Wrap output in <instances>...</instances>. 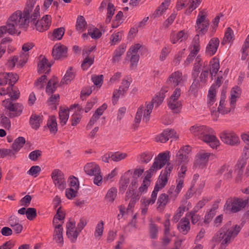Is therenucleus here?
Returning <instances> with one entry per match:
<instances>
[{"label": "nucleus", "instance_id": "f257e3e1", "mask_svg": "<svg viewBox=\"0 0 249 249\" xmlns=\"http://www.w3.org/2000/svg\"><path fill=\"white\" fill-rule=\"evenodd\" d=\"M189 131L192 135L198 137L213 149L220 145V142L215 136L214 130L208 126L196 124L191 126Z\"/></svg>", "mask_w": 249, "mask_h": 249}, {"label": "nucleus", "instance_id": "f03ea898", "mask_svg": "<svg viewBox=\"0 0 249 249\" xmlns=\"http://www.w3.org/2000/svg\"><path fill=\"white\" fill-rule=\"evenodd\" d=\"M240 230L239 226L235 225L231 227V222L229 221L216 233L213 241L216 243L221 242L222 246L228 245L238 235Z\"/></svg>", "mask_w": 249, "mask_h": 249}, {"label": "nucleus", "instance_id": "7ed1b4c3", "mask_svg": "<svg viewBox=\"0 0 249 249\" xmlns=\"http://www.w3.org/2000/svg\"><path fill=\"white\" fill-rule=\"evenodd\" d=\"M33 6L27 4L22 14L20 10H17L9 18L7 23L16 34L19 28H26L29 25L30 12Z\"/></svg>", "mask_w": 249, "mask_h": 249}, {"label": "nucleus", "instance_id": "20e7f679", "mask_svg": "<svg viewBox=\"0 0 249 249\" xmlns=\"http://www.w3.org/2000/svg\"><path fill=\"white\" fill-rule=\"evenodd\" d=\"M173 169V165L170 163H168L164 170H162L159 177L154 189L152 192L151 197L144 202L148 204H153L157 199L158 193L160 189L165 187L167 183L168 179L170 176Z\"/></svg>", "mask_w": 249, "mask_h": 249}, {"label": "nucleus", "instance_id": "39448f33", "mask_svg": "<svg viewBox=\"0 0 249 249\" xmlns=\"http://www.w3.org/2000/svg\"><path fill=\"white\" fill-rule=\"evenodd\" d=\"M248 204V199L238 197L229 198L226 201L224 210L227 213H235L244 209Z\"/></svg>", "mask_w": 249, "mask_h": 249}, {"label": "nucleus", "instance_id": "423d86ee", "mask_svg": "<svg viewBox=\"0 0 249 249\" xmlns=\"http://www.w3.org/2000/svg\"><path fill=\"white\" fill-rule=\"evenodd\" d=\"M170 152L166 151L159 154L150 169L147 171V178H151L153 173L161 169L170 160Z\"/></svg>", "mask_w": 249, "mask_h": 249}, {"label": "nucleus", "instance_id": "0eeeda50", "mask_svg": "<svg viewBox=\"0 0 249 249\" xmlns=\"http://www.w3.org/2000/svg\"><path fill=\"white\" fill-rule=\"evenodd\" d=\"M153 109V104L145 103L144 105H142L138 109L135 117V123L136 124H139L142 118V121L147 123L150 117V114Z\"/></svg>", "mask_w": 249, "mask_h": 249}, {"label": "nucleus", "instance_id": "6e6552de", "mask_svg": "<svg viewBox=\"0 0 249 249\" xmlns=\"http://www.w3.org/2000/svg\"><path fill=\"white\" fill-rule=\"evenodd\" d=\"M219 137L222 142L231 146H235L240 143L238 136L233 131H223L219 134Z\"/></svg>", "mask_w": 249, "mask_h": 249}, {"label": "nucleus", "instance_id": "1a4fd4ad", "mask_svg": "<svg viewBox=\"0 0 249 249\" xmlns=\"http://www.w3.org/2000/svg\"><path fill=\"white\" fill-rule=\"evenodd\" d=\"M2 106L9 111L10 117H15L19 116L22 112L23 107L19 103L13 104L8 100L2 102Z\"/></svg>", "mask_w": 249, "mask_h": 249}, {"label": "nucleus", "instance_id": "9d476101", "mask_svg": "<svg viewBox=\"0 0 249 249\" xmlns=\"http://www.w3.org/2000/svg\"><path fill=\"white\" fill-rule=\"evenodd\" d=\"M51 178L55 186L60 191H63L67 184L64 174L59 169L53 170L51 174Z\"/></svg>", "mask_w": 249, "mask_h": 249}, {"label": "nucleus", "instance_id": "9b49d317", "mask_svg": "<svg viewBox=\"0 0 249 249\" xmlns=\"http://www.w3.org/2000/svg\"><path fill=\"white\" fill-rule=\"evenodd\" d=\"M196 30L200 34H205L208 31L209 21L206 19V15L204 11H200L196 21Z\"/></svg>", "mask_w": 249, "mask_h": 249}, {"label": "nucleus", "instance_id": "f8f14e48", "mask_svg": "<svg viewBox=\"0 0 249 249\" xmlns=\"http://www.w3.org/2000/svg\"><path fill=\"white\" fill-rule=\"evenodd\" d=\"M225 106V96L223 95L221 96L217 111L213 108H211V114L214 120H217L219 113H221L222 114H227L229 113L231 109H234L232 108L231 107L230 108L226 107Z\"/></svg>", "mask_w": 249, "mask_h": 249}, {"label": "nucleus", "instance_id": "ddd939ff", "mask_svg": "<svg viewBox=\"0 0 249 249\" xmlns=\"http://www.w3.org/2000/svg\"><path fill=\"white\" fill-rule=\"evenodd\" d=\"M18 76L13 72L0 73V86H4L7 83L10 85H13L17 82Z\"/></svg>", "mask_w": 249, "mask_h": 249}, {"label": "nucleus", "instance_id": "4468645a", "mask_svg": "<svg viewBox=\"0 0 249 249\" xmlns=\"http://www.w3.org/2000/svg\"><path fill=\"white\" fill-rule=\"evenodd\" d=\"M36 22L35 25L36 30L40 32H43L47 30L51 26L52 17L51 15H46Z\"/></svg>", "mask_w": 249, "mask_h": 249}, {"label": "nucleus", "instance_id": "2eb2a0df", "mask_svg": "<svg viewBox=\"0 0 249 249\" xmlns=\"http://www.w3.org/2000/svg\"><path fill=\"white\" fill-rule=\"evenodd\" d=\"M130 86V82L128 79H124L122 82V85L118 90H115L113 93L112 103L115 105L120 96L124 95L127 90Z\"/></svg>", "mask_w": 249, "mask_h": 249}, {"label": "nucleus", "instance_id": "dca6fc26", "mask_svg": "<svg viewBox=\"0 0 249 249\" xmlns=\"http://www.w3.org/2000/svg\"><path fill=\"white\" fill-rule=\"evenodd\" d=\"M167 84L173 87H176L183 83L182 74L179 71L173 72L169 76Z\"/></svg>", "mask_w": 249, "mask_h": 249}, {"label": "nucleus", "instance_id": "f3484780", "mask_svg": "<svg viewBox=\"0 0 249 249\" xmlns=\"http://www.w3.org/2000/svg\"><path fill=\"white\" fill-rule=\"evenodd\" d=\"M167 193L168 194L164 193L161 194L160 195L158 199L157 209L160 212H162L164 210L169 199H171L170 196H172V192L169 190L168 191Z\"/></svg>", "mask_w": 249, "mask_h": 249}, {"label": "nucleus", "instance_id": "a211bd4d", "mask_svg": "<svg viewBox=\"0 0 249 249\" xmlns=\"http://www.w3.org/2000/svg\"><path fill=\"white\" fill-rule=\"evenodd\" d=\"M191 151L189 146H185L180 148L176 154V161L178 164L188 161V154Z\"/></svg>", "mask_w": 249, "mask_h": 249}, {"label": "nucleus", "instance_id": "6ab92c4d", "mask_svg": "<svg viewBox=\"0 0 249 249\" xmlns=\"http://www.w3.org/2000/svg\"><path fill=\"white\" fill-rule=\"evenodd\" d=\"M67 47L60 44L55 45L52 51L53 56L55 59L66 57L67 56Z\"/></svg>", "mask_w": 249, "mask_h": 249}, {"label": "nucleus", "instance_id": "aec40b11", "mask_svg": "<svg viewBox=\"0 0 249 249\" xmlns=\"http://www.w3.org/2000/svg\"><path fill=\"white\" fill-rule=\"evenodd\" d=\"M54 227V231L53 234V240L58 244L60 247H62L63 245V229L62 226L60 224L57 225H53Z\"/></svg>", "mask_w": 249, "mask_h": 249}, {"label": "nucleus", "instance_id": "412c9836", "mask_svg": "<svg viewBox=\"0 0 249 249\" xmlns=\"http://www.w3.org/2000/svg\"><path fill=\"white\" fill-rule=\"evenodd\" d=\"M219 44V40L218 38H212L206 46V53L209 56L214 55L217 50Z\"/></svg>", "mask_w": 249, "mask_h": 249}, {"label": "nucleus", "instance_id": "4be33fe9", "mask_svg": "<svg viewBox=\"0 0 249 249\" xmlns=\"http://www.w3.org/2000/svg\"><path fill=\"white\" fill-rule=\"evenodd\" d=\"M84 171L87 175L90 176L101 174L100 167L95 162L87 163L84 166Z\"/></svg>", "mask_w": 249, "mask_h": 249}, {"label": "nucleus", "instance_id": "5701e85b", "mask_svg": "<svg viewBox=\"0 0 249 249\" xmlns=\"http://www.w3.org/2000/svg\"><path fill=\"white\" fill-rule=\"evenodd\" d=\"M177 228L180 232L184 235L186 234L190 230V223L189 218L183 217L179 222Z\"/></svg>", "mask_w": 249, "mask_h": 249}, {"label": "nucleus", "instance_id": "b1692460", "mask_svg": "<svg viewBox=\"0 0 249 249\" xmlns=\"http://www.w3.org/2000/svg\"><path fill=\"white\" fill-rule=\"evenodd\" d=\"M167 106L174 113H179L182 107V103L179 99L169 98L167 101Z\"/></svg>", "mask_w": 249, "mask_h": 249}, {"label": "nucleus", "instance_id": "393cba45", "mask_svg": "<svg viewBox=\"0 0 249 249\" xmlns=\"http://www.w3.org/2000/svg\"><path fill=\"white\" fill-rule=\"evenodd\" d=\"M233 168L230 165L225 164L218 170V174L223 175L224 179L230 180L232 178Z\"/></svg>", "mask_w": 249, "mask_h": 249}, {"label": "nucleus", "instance_id": "a878e982", "mask_svg": "<svg viewBox=\"0 0 249 249\" xmlns=\"http://www.w3.org/2000/svg\"><path fill=\"white\" fill-rule=\"evenodd\" d=\"M125 49L126 45L124 44H122L115 50L111 59V61L113 63L115 64L119 62L121 59L122 55L125 52Z\"/></svg>", "mask_w": 249, "mask_h": 249}, {"label": "nucleus", "instance_id": "bb28decb", "mask_svg": "<svg viewBox=\"0 0 249 249\" xmlns=\"http://www.w3.org/2000/svg\"><path fill=\"white\" fill-rule=\"evenodd\" d=\"M188 34L184 31H180L178 33H172L170 35V41L173 44H175L177 42H182L186 40L188 38Z\"/></svg>", "mask_w": 249, "mask_h": 249}, {"label": "nucleus", "instance_id": "cd10ccee", "mask_svg": "<svg viewBox=\"0 0 249 249\" xmlns=\"http://www.w3.org/2000/svg\"><path fill=\"white\" fill-rule=\"evenodd\" d=\"M211 154L208 152H200L196 156L195 164L199 166H204L208 161Z\"/></svg>", "mask_w": 249, "mask_h": 249}, {"label": "nucleus", "instance_id": "c85d7f7f", "mask_svg": "<svg viewBox=\"0 0 249 249\" xmlns=\"http://www.w3.org/2000/svg\"><path fill=\"white\" fill-rule=\"evenodd\" d=\"M42 116L33 114L30 118L29 123L31 127L35 130L39 128L42 123Z\"/></svg>", "mask_w": 249, "mask_h": 249}, {"label": "nucleus", "instance_id": "c756f323", "mask_svg": "<svg viewBox=\"0 0 249 249\" xmlns=\"http://www.w3.org/2000/svg\"><path fill=\"white\" fill-rule=\"evenodd\" d=\"M52 64L48 62L47 59L42 57L38 63V71L40 73H47L50 71V67Z\"/></svg>", "mask_w": 249, "mask_h": 249}, {"label": "nucleus", "instance_id": "7c9ffc66", "mask_svg": "<svg viewBox=\"0 0 249 249\" xmlns=\"http://www.w3.org/2000/svg\"><path fill=\"white\" fill-rule=\"evenodd\" d=\"M133 192V190H129L127 191L126 193V200L131 197L130 201L127 208V213L132 211V209L134 207L136 200L139 199L138 196L136 194H134Z\"/></svg>", "mask_w": 249, "mask_h": 249}, {"label": "nucleus", "instance_id": "2f4dec72", "mask_svg": "<svg viewBox=\"0 0 249 249\" xmlns=\"http://www.w3.org/2000/svg\"><path fill=\"white\" fill-rule=\"evenodd\" d=\"M240 89L238 87H233L231 91L230 106L234 108L236 99L240 96Z\"/></svg>", "mask_w": 249, "mask_h": 249}, {"label": "nucleus", "instance_id": "473e14b6", "mask_svg": "<svg viewBox=\"0 0 249 249\" xmlns=\"http://www.w3.org/2000/svg\"><path fill=\"white\" fill-rule=\"evenodd\" d=\"M58 82V79L55 77L51 79L48 82L46 88V93L50 95L54 92L57 87Z\"/></svg>", "mask_w": 249, "mask_h": 249}, {"label": "nucleus", "instance_id": "72a5a7b5", "mask_svg": "<svg viewBox=\"0 0 249 249\" xmlns=\"http://www.w3.org/2000/svg\"><path fill=\"white\" fill-rule=\"evenodd\" d=\"M75 77V71L72 67H70L66 71L65 75L61 80V85L68 84L70 83Z\"/></svg>", "mask_w": 249, "mask_h": 249}, {"label": "nucleus", "instance_id": "f704fd0d", "mask_svg": "<svg viewBox=\"0 0 249 249\" xmlns=\"http://www.w3.org/2000/svg\"><path fill=\"white\" fill-rule=\"evenodd\" d=\"M65 218V213L59 207L57 210L56 213L54 215L53 220V225H57V224H60L62 226L63 223V220Z\"/></svg>", "mask_w": 249, "mask_h": 249}, {"label": "nucleus", "instance_id": "c9c22d12", "mask_svg": "<svg viewBox=\"0 0 249 249\" xmlns=\"http://www.w3.org/2000/svg\"><path fill=\"white\" fill-rule=\"evenodd\" d=\"M50 132L52 134H55L57 131V124L56 118L54 116H50L47 124Z\"/></svg>", "mask_w": 249, "mask_h": 249}, {"label": "nucleus", "instance_id": "e433bc0d", "mask_svg": "<svg viewBox=\"0 0 249 249\" xmlns=\"http://www.w3.org/2000/svg\"><path fill=\"white\" fill-rule=\"evenodd\" d=\"M210 73L211 76H215L220 68L219 59L215 57L213 58L210 61Z\"/></svg>", "mask_w": 249, "mask_h": 249}, {"label": "nucleus", "instance_id": "4c0bfd02", "mask_svg": "<svg viewBox=\"0 0 249 249\" xmlns=\"http://www.w3.org/2000/svg\"><path fill=\"white\" fill-rule=\"evenodd\" d=\"M69 117V109L60 108L59 111V119L61 125L63 126L66 124Z\"/></svg>", "mask_w": 249, "mask_h": 249}, {"label": "nucleus", "instance_id": "58836bf2", "mask_svg": "<svg viewBox=\"0 0 249 249\" xmlns=\"http://www.w3.org/2000/svg\"><path fill=\"white\" fill-rule=\"evenodd\" d=\"M64 33L65 29L63 27H60L54 29L49 37L52 40H59L62 38Z\"/></svg>", "mask_w": 249, "mask_h": 249}, {"label": "nucleus", "instance_id": "ea45409f", "mask_svg": "<svg viewBox=\"0 0 249 249\" xmlns=\"http://www.w3.org/2000/svg\"><path fill=\"white\" fill-rule=\"evenodd\" d=\"M87 23L84 17L82 16L78 17L76 23V30L79 33H81L84 31L86 29V26Z\"/></svg>", "mask_w": 249, "mask_h": 249}, {"label": "nucleus", "instance_id": "a19ab883", "mask_svg": "<svg viewBox=\"0 0 249 249\" xmlns=\"http://www.w3.org/2000/svg\"><path fill=\"white\" fill-rule=\"evenodd\" d=\"M25 143V139L23 137L17 138L12 144V148L15 152L18 151Z\"/></svg>", "mask_w": 249, "mask_h": 249}, {"label": "nucleus", "instance_id": "79ce46f5", "mask_svg": "<svg viewBox=\"0 0 249 249\" xmlns=\"http://www.w3.org/2000/svg\"><path fill=\"white\" fill-rule=\"evenodd\" d=\"M165 97L164 92L161 91L155 95L151 102L148 103V104H153V107L155 105L156 107H158L162 103Z\"/></svg>", "mask_w": 249, "mask_h": 249}, {"label": "nucleus", "instance_id": "37998d69", "mask_svg": "<svg viewBox=\"0 0 249 249\" xmlns=\"http://www.w3.org/2000/svg\"><path fill=\"white\" fill-rule=\"evenodd\" d=\"M171 0H164V1L159 7L158 9L156 10L154 15L155 17H158L162 15V14L168 8Z\"/></svg>", "mask_w": 249, "mask_h": 249}, {"label": "nucleus", "instance_id": "c03bdc74", "mask_svg": "<svg viewBox=\"0 0 249 249\" xmlns=\"http://www.w3.org/2000/svg\"><path fill=\"white\" fill-rule=\"evenodd\" d=\"M149 236L151 239H155L157 238L158 233V227L151 220L149 225Z\"/></svg>", "mask_w": 249, "mask_h": 249}, {"label": "nucleus", "instance_id": "a18cd8bd", "mask_svg": "<svg viewBox=\"0 0 249 249\" xmlns=\"http://www.w3.org/2000/svg\"><path fill=\"white\" fill-rule=\"evenodd\" d=\"M117 189L112 187L108 190L105 196V199L108 202H113L117 196Z\"/></svg>", "mask_w": 249, "mask_h": 249}, {"label": "nucleus", "instance_id": "49530a36", "mask_svg": "<svg viewBox=\"0 0 249 249\" xmlns=\"http://www.w3.org/2000/svg\"><path fill=\"white\" fill-rule=\"evenodd\" d=\"M104 222L101 220L96 225L94 235L95 238H100L103 234Z\"/></svg>", "mask_w": 249, "mask_h": 249}, {"label": "nucleus", "instance_id": "de8ad7c7", "mask_svg": "<svg viewBox=\"0 0 249 249\" xmlns=\"http://www.w3.org/2000/svg\"><path fill=\"white\" fill-rule=\"evenodd\" d=\"M234 35L233 32L230 27L227 28L223 40L222 42V44L230 42L233 39Z\"/></svg>", "mask_w": 249, "mask_h": 249}, {"label": "nucleus", "instance_id": "09e8293b", "mask_svg": "<svg viewBox=\"0 0 249 249\" xmlns=\"http://www.w3.org/2000/svg\"><path fill=\"white\" fill-rule=\"evenodd\" d=\"M153 154L152 152H145L141 154L138 157L140 162L147 163L152 159Z\"/></svg>", "mask_w": 249, "mask_h": 249}, {"label": "nucleus", "instance_id": "8fccbe9b", "mask_svg": "<svg viewBox=\"0 0 249 249\" xmlns=\"http://www.w3.org/2000/svg\"><path fill=\"white\" fill-rule=\"evenodd\" d=\"M142 46L140 44H135L129 48L127 52L126 56L129 57L130 55H139V51Z\"/></svg>", "mask_w": 249, "mask_h": 249}, {"label": "nucleus", "instance_id": "3c124183", "mask_svg": "<svg viewBox=\"0 0 249 249\" xmlns=\"http://www.w3.org/2000/svg\"><path fill=\"white\" fill-rule=\"evenodd\" d=\"M127 157L125 153L117 152L111 154V159L114 161L118 162L125 159Z\"/></svg>", "mask_w": 249, "mask_h": 249}, {"label": "nucleus", "instance_id": "603ef678", "mask_svg": "<svg viewBox=\"0 0 249 249\" xmlns=\"http://www.w3.org/2000/svg\"><path fill=\"white\" fill-rule=\"evenodd\" d=\"M7 33L9 35H13L15 34L12 28L6 22V24L5 25L0 26V38L2 37Z\"/></svg>", "mask_w": 249, "mask_h": 249}, {"label": "nucleus", "instance_id": "864d4df0", "mask_svg": "<svg viewBox=\"0 0 249 249\" xmlns=\"http://www.w3.org/2000/svg\"><path fill=\"white\" fill-rule=\"evenodd\" d=\"M80 232H79L78 230H77V228L76 229L74 230H70L67 231L66 234L68 238L71 240L72 242H75L77 239L78 235Z\"/></svg>", "mask_w": 249, "mask_h": 249}, {"label": "nucleus", "instance_id": "5fc2aeb1", "mask_svg": "<svg viewBox=\"0 0 249 249\" xmlns=\"http://www.w3.org/2000/svg\"><path fill=\"white\" fill-rule=\"evenodd\" d=\"M196 212L197 211L193 210L186 214V217L191 218L193 225L196 224L200 219V216L196 213Z\"/></svg>", "mask_w": 249, "mask_h": 249}, {"label": "nucleus", "instance_id": "6e6d98bb", "mask_svg": "<svg viewBox=\"0 0 249 249\" xmlns=\"http://www.w3.org/2000/svg\"><path fill=\"white\" fill-rule=\"evenodd\" d=\"M115 8L112 3L108 4L107 8V14L106 19V23H108L110 22L112 16L114 14Z\"/></svg>", "mask_w": 249, "mask_h": 249}, {"label": "nucleus", "instance_id": "4d7b16f0", "mask_svg": "<svg viewBox=\"0 0 249 249\" xmlns=\"http://www.w3.org/2000/svg\"><path fill=\"white\" fill-rule=\"evenodd\" d=\"M122 33L117 32L113 34L110 38V43L111 45H115L119 43L122 39Z\"/></svg>", "mask_w": 249, "mask_h": 249}, {"label": "nucleus", "instance_id": "13d9d810", "mask_svg": "<svg viewBox=\"0 0 249 249\" xmlns=\"http://www.w3.org/2000/svg\"><path fill=\"white\" fill-rule=\"evenodd\" d=\"M129 183V179L128 178L126 177H122L120 181V192L124 193Z\"/></svg>", "mask_w": 249, "mask_h": 249}, {"label": "nucleus", "instance_id": "bf43d9fd", "mask_svg": "<svg viewBox=\"0 0 249 249\" xmlns=\"http://www.w3.org/2000/svg\"><path fill=\"white\" fill-rule=\"evenodd\" d=\"M185 207L184 206H180L177 209L176 213L174 215L172 218V221L174 222H178L181 216L182 215L183 213L185 212Z\"/></svg>", "mask_w": 249, "mask_h": 249}, {"label": "nucleus", "instance_id": "052dcab7", "mask_svg": "<svg viewBox=\"0 0 249 249\" xmlns=\"http://www.w3.org/2000/svg\"><path fill=\"white\" fill-rule=\"evenodd\" d=\"M178 184L176 186V188L175 190V192L174 193L173 196H170V198L173 199V200H175L177 197L178 194L180 191L181 189L183 186V180L182 179H179L177 180Z\"/></svg>", "mask_w": 249, "mask_h": 249}, {"label": "nucleus", "instance_id": "680f3d73", "mask_svg": "<svg viewBox=\"0 0 249 249\" xmlns=\"http://www.w3.org/2000/svg\"><path fill=\"white\" fill-rule=\"evenodd\" d=\"M216 214V210L214 208L211 209L205 215L204 223L208 224Z\"/></svg>", "mask_w": 249, "mask_h": 249}, {"label": "nucleus", "instance_id": "e2e57ef3", "mask_svg": "<svg viewBox=\"0 0 249 249\" xmlns=\"http://www.w3.org/2000/svg\"><path fill=\"white\" fill-rule=\"evenodd\" d=\"M41 172V168L38 165H35L32 166L30 169L27 171V174L36 177L40 172Z\"/></svg>", "mask_w": 249, "mask_h": 249}, {"label": "nucleus", "instance_id": "0e129e2a", "mask_svg": "<svg viewBox=\"0 0 249 249\" xmlns=\"http://www.w3.org/2000/svg\"><path fill=\"white\" fill-rule=\"evenodd\" d=\"M0 124L5 128L9 129L11 126L10 120L3 114H1L0 117Z\"/></svg>", "mask_w": 249, "mask_h": 249}, {"label": "nucleus", "instance_id": "69168bd1", "mask_svg": "<svg viewBox=\"0 0 249 249\" xmlns=\"http://www.w3.org/2000/svg\"><path fill=\"white\" fill-rule=\"evenodd\" d=\"M82 112H75L71 117V125L76 126L81 121Z\"/></svg>", "mask_w": 249, "mask_h": 249}, {"label": "nucleus", "instance_id": "338daca9", "mask_svg": "<svg viewBox=\"0 0 249 249\" xmlns=\"http://www.w3.org/2000/svg\"><path fill=\"white\" fill-rule=\"evenodd\" d=\"M94 62V58L89 57L88 56L84 59L81 65L82 68L84 70L88 69Z\"/></svg>", "mask_w": 249, "mask_h": 249}, {"label": "nucleus", "instance_id": "774afa93", "mask_svg": "<svg viewBox=\"0 0 249 249\" xmlns=\"http://www.w3.org/2000/svg\"><path fill=\"white\" fill-rule=\"evenodd\" d=\"M171 50V48L169 45H165L161 50L160 59L161 61L164 60L168 56Z\"/></svg>", "mask_w": 249, "mask_h": 249}]
</instances>
